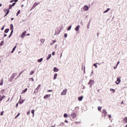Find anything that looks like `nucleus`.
Listing matches in <instances>:
<instances>
[{"label": "nucleus", "instance_id": "f257e3e1", "mask_svg": "<svg viewBox=\"0 0 127 127\" xmlns=\"http://www.w3.org/2000/svg\"><path fill=\"white\" fill-rule=\"evenodd\" d=\"M67 94V88L64 89L63 92L61 93L62 96H64V95H66Z\"/></svg>", "mask_w": 127, "mask_h": 127}, {"label": "nucleus", "instance_id": "f03ea898", "mask_svg": "<svg viewBox=\"0 0 127 127\" xmlns=\"http://www.w3.org/2000/svg\"><path fill=\"white\" fill-rule=\"evenodd\" d=\"M95 81H94V80H90V81L88 82V85H89L90 87H91L93 84H94Z\"/></svg>", "mask_w": 127, "mask_h": 127}, {"label": "nucleus", "instance_id": "7ed1b4c3", "mask_svg": "<svg viewBox=\"0 0 127 127\" xmlns=\"http://www.w3.org/2000/svg\"><path fill=\"white\" fill-rule=\"evenodd\" d=\"M38 4H39V3H37V2H35L34 3L33 6L32 7L31 9H34V8H35V7H36V6L38 5Z\"/></svg>", "mask_w": 127, "mask_h": 127}, {"label": "nucleus", "instance_id": "20e7f679", "mask_svg": "<svg viewBox=\"0 0 127 127\" xmlns=\"http://www.w3.org/2000/svg\"><path fill=\"white\" fill-rule=\"evenodd\" d=\"M120 83H121V77H118L117 80L116 81V84H117V85H119Z\"/></svg>", "mask_w": 127, "mask_h": 127}, {"label": "nucleus", "instance_id": "39448f33", "mask_svg": "<svg viewBox=\"0 0 127 127\" xmlns=\"http://www.w3.org/2000/svg\"><path fill=\"white\" fill-rule=\"evenodd\" d=\"M40 87H41V85L39 84L38 85V86L36 88V89L35 90V92L36 93H38V91L39 90V89H40Z\"/></svg>", "mask_w": 127, "mask_h": 127}, {"label": "nucleus", "instance_id": "423d86ee", "mask_svg": "<svg viewBox=\"0 0 127 127\" xmlns=\"http://www.w3.org/2000/svg\"><path fill=\"white\" fill-rule=\"evenodd\" d=\"M83 10H85V11H88V10H89V6L85 5L83 7Z\"/></svg>", "mask_w": 127, "mask_h": 127}, {"label": "nucleus", "instance_id": "0eeeda50", "mask_svg": "<svg viewBox=\"0 0 127 127\" xmlns=\"http://www.w3.org/2000/svg\"><path fill=\"white\" fill-rule=\"evenodd\" d=\"M103 113L104 115V117H107V116H108V113L107 112V111H106V110L103 109Z\"/></svg>", "mask_w": 127, "mask_h": 127}, {"label": "nucleus", "instance_id": "6e6552de", "mask_svg": "<svg viewBox=\"0 0 127 127\" xmlns=\"http://www.w3.org/2000/svg\"><path fill=\"white\" fill-rule=\"evenodd\" d=\"M25 34H26V31H25L23 32L21 35V38H24V36H25Z\"/></svg>", "mask_w": 127, "mask_h": 127}, {"label": "nucleus", "instance_id": "1a4fd4ad", "mask_svg": "<svg viewBox=\"0 0 127 127\" xmlns=\"http://www.w3.org/2000/svg\"><path fill=\"white\" fill-rule=\"evenodd\" d=\"M10 30H11V31L10 35H9V38H10V37H11V35H12V33H13V27L10 28Z\"/></svg>", "mask_w": 127, "mask_h": 127}, {"label": "nucleus", "instance_id": "9d476101", "mask_svg": "<svg viewBox=\"0 0 127 127\" xmlns=\"http://www.w3.org/2000/svg\"><path fill=\"white\" fill-rule=\"evenodd\" d=\"M71 116L72 117L73 119L76 118L77 117V115L75 113H72L71 114Z\"/></svg>", "mask_w": 127, "mask_h": 127}, {"label": "nucleus", "instance_id": "9b49d317", "mask_svg": "<svg viewBox=\"0 0 127 127\" xmlns=\"http://www.w3.org/2000/svg\"><path fill=\"white\" fill-rule=\"evenodd\" d=\"M51 96L50 94H46L44 96V99H48V98H50V97Z\"/></svg>", "mask_w": 127, "mask_h": 127}, {"label": "nucleus", "instance_id": "f8f14e48", "mask_svg": "<svg viewBox=\"0 0 127 127\" xmlns=\"http://www.w3.org/2000/svg\"><path fill=\"white\" fill-rule=\"evenodd\" d=\"M57 76H58V74L57 73H55L54 74V80H56V79H57Z\"/></svg>", "mask_w": 127, "mask_h": 127}, {"label": "nucleus", "instance_id": "ddd939ff", "mask_svg": "<svg viewBox=\"0 0 127 127\" xmlns=\"http://www.w3.org/2000/svg\"><path fill=\"white\" fill-rule=\"evenodd\" d=\"M80 29V26L79 25H77V26L75 28V30H76V31H78V30H79V29Z\"/></svg>", "mask_w": 127, "mask_h": 127}, {"label": "nucleus", "instance_id": "4468645a", "mask_svg": "<svg viewBox=\"0 0 127 127\" xmlns=\"http://www.w3.org/2000/svg\"><path fill=\"white\" fill-rule=\"evenodd\" d=\"M111 10V9L110 8H107V9L106 10H105V11L103 12V13H106L107 12H108V11H110V10Z\"/></svg>", "mask_w": 127, "mask_h": 127}, {"label": "nucleus", "instance_id": "2eb2a0df", "mask_svg": "<svg viewBox=\"0 0 127 127\" xmlns=\"http://www.w3.org/2000/svg\"><path fill=\"white\" fill-rule=\"evenodd\" d=\"M59 71V69L56 67L54 68V72H58Z\"/></svg>", "mask_w": 127, "mask_h": 127}, {"label": "nucleus", "instance_id": "dca6fc26", "mask_svg": "<svg viewBox=\"0 0 127 127\" xmlns=\"http://www.w3.org/2000/svg\"><path fill=\"white\" fill-rule=\"evenodd\" d=\"M40 41H41V43H42V44H43V43H44V42H45V39H41L40 40Z\"/></svg>", "mask_w": 127, "mask_h": 127}, {"label": "nucleus", "instance_id": "f3484780", "mask_svg": "<svg viewBox=\"0 0 127 127\" xmlns=\"http://www.w3.org/2000/svg\"><path fill=\"white\" fill-rule=\"evenodd\" d=\"M2 85H3V79L2 78L0 82V85L2 86Z\"/></svg>", "mask_w": 127, "mask_h": 127}, {"label": "nucleus", "instance_id": "a211bd4d", "mask_svg": "<svg viewBox=\"0 0 127 127\" xmlns=\"http://www.w3.org/2000/svg\"><path fill=\"white\" fill-rule=\"evenodd\" d=\"M123 121L125 122V123H127V117H125L123 118Z\"/></svg>", "mask_w": 127, "mask_h": 127}, {"label": "nucleus", "instance_id": "6ab92c4d", "mask_svg": "<svg viewBox=\"0 0 127 127\" xmlns=\"http://www.w3.org/2000/svg\"><path fill=\"white\" fill-rule=\"evenodd\" d=\"M16 48V46H15L13 48V49H12V50L11 53H13V52H14V50H15Z\"/></svg>", "mask_w": 127, "mask_h": 127}, {"label": "nucleus", "instance_id": "aec40b11", "mask_svg": "<svg viewBox=\"0 0 127 127\" xmlns=\"http://www.w3.org/2000/svg\"><path fill=\"white\" fill-rule=\"evenodd\" d=\"M50 58H51V54H49L48 55V57L47 58V60H49V59H50Z\"/></svg>", "mask_w": 127, "mask_h": 127}, {"label": "nucleus", "instance_id": "412c9836", "mask_svg": "<svg viewBox=\"0 0 127 127\" xmlns=\"http://www.w3.org/2000/svg\"><path fill=\"white\" fill-rule=\"evenodd\" d=\"M82 100H83V96L78 97V101H82Z\"/></svg>", "mask_w": 127, "mask_h": 127}, {"label": "nucleus", "instance_id": "4be33fe9", "mask_svg": "<svg viewBox=\"0 0 127 127\" xmlns=\"http://www.w3.org/2000/svg\"><path fill=\"white\" fill-rule=\"evenodd\" d=\"M8 13H9V10H7L6 14L4 15V17H5V16H6V15H7Z\"/></svg>", "mask_w": 127, "mask_h": 127}, {"label": "nucleus", "instance_id": "5701e85b", "mask_svg": "<svg viewBox=\"0 0 127 127\" xmlns=\"http://www.w3.org/2000/svg\"><path fill=\"white\" fill-rule=\"evenodd\" d=\"M8 31H9V29H6L4 30L5 33H7V32H8Z\"/></svg>", "mask_w": 127, "mask_h": 127}, {"label": "nucleus", "instance_id": "b1692460", "mask_svg": "<svg viewBox=\"0 0 127 127\" xmlns=\"http://www.w3.org/2000/svg\"><path fill=\"white\" fill-rule=\"evenodd\" d=\"M43 60V59L41 58L39 60H38V62H39V63L42 62Z\"/></svg>", "mask_w": 127, "mask_h": 127}, {"label": "nucleus", "instance_id": "393cba45", "mask_svg": "<svg viewBox=\"0 0 127 127\" xmlns=\"http://www.w3.org/2000/svg\"><path fill=\"white\" fill-rule=\"evenodd\" d=\"M4 98H5V96H3L2 97H1V98H0V101H2V100H3Z\"/></svg>", "mask_w": 127, "mask_h": 127}, {"label": "nucleus", "instance_id": "a878e982", "mask_svg": "<svg viewBox=\"0 0 127 127\" xmlns=\"http://www.w3.org/2000/svg\"><path fill=\"white\" fill-rule=\"evenodd\" d=\"M34 112H35V111L34 110H31V113L33 114V117H34Z\"/></svg>", "mask_w": 127, "mask_h": 127}, {"label": "nucleus", "instance_id": "bb28decb", "mask_svg": "<svg viewBox=\"0 0 127 127\" xmlns=\"http://www.w3.org/2000/svg\"><path fill=\"white\" fill-rule=\"evenodd\" d=\"M26 91H27V88H25V89H24V90H23V91H22V93H23V94H24V93H25V92H26Z\"/></svg>", "mask_w": 127, "mask_h": 127}, {"label": "nucleus", "instance_id": "cd10ccee", "mask_svg": "<svg viewBox=\"0 0 127 127\" xmlns=\"http://www.w3.org/2000/svg\"><path fill=\"white\" fill-rule=\"evenodd\" d=\"M20 13V10H19L16 14V16H18V15Z\"/></svg>", "mask_w": 127, "mask_h": 127}, {"label": "nucleus", "instance_id": "c85d7f7f", "mask_svg": "<svg viewBox=\"0 0 127 127\" xmlns=\"http://www.w3.org/2000/svg\"><path fill=\"white\" fill-rule=\"evenodd\" d=\"M71 27H72V26H71V25H70V26H69V27L67 28V30H68V31L70 30H71Z\"/></svg>", "mask_w": 127, "mask_h": 127}, {"label": "nucleus", "instance_id": "c756f323", "mask_svg": "<svg viewBox=\"0 0 127 127\" xmlns=\"http://www.w3.org/2000/svg\"><path fill=\"white\" fill-rule=\"evenodd\" d=\"M20 115V113H18L17 116H15V119H17L18 117H19V115Z\"/></svg>", "mask_w": 127, "mask_h": 127}, {"label": "nucleus", "instance_id": "7c9ffc66", "mask_svg": "<svg viewBox=\"0 0 127 127\" xmlns=\"http://www.w3.org/2000/svg\"><path fill=\"white\" fill-rule=\"evenodd\" d=\"M64 118H67V117H68V115H67V114L65 113L64 115Z\"/></svg>", "mask_w": 127, "mask_h": 127}, {"label": "nucleus", "instance_id": "2f4dec72", "mask_svg": "<svg viewBox=\"0 0 127 127\" xmlns=\"http://www.w3.org/2000/svg\"><path fill=\"white\" fill-rule=\"evenodd\" d=\"M110 91H112V92H113V93H115V92H116V90L113 89H110Z\"/></svg>", "mask_w": 127, "mask_h": 127}, {"label": "nucleus", "instance_id": "473e14b6", "mask_svg": "<svg viewBox=\"0 0 127 127\" xmlns=\"http://www.w3.org/2000/svg\"><path fill=\"white\" fill-rule=\"evenodd\" d=\"M93 65L94 66V67H95V68H98V65H97V64H94Z\"/></svg>", "mask_w": 127, "mask_h": 127}, {"label": "nucleus", "instance_id": "72a5a7b5", "mask_svg": "<svg viewBox=\"0 0 127 127\" xmlns=\"http://www.w3.org/2000/svg\"><path fill=\"white\" fill-rule=\"evenodd\" d=\"M98 111H101V110H102V107H98Z\"/></svg>", "mask_w": 127, "mask_h": 127}, {"label": "nucleus", "instance_id": "f704fd0d", "mask_svg": "<svg viewBox=\"0 0 127 127\" xmlns=\"http://www.w3.org/2000/svg\"><path fill=\"white\" fill-rule=\"evenodd\" d=\"M33 74H34V71H31L30 75H33Z\"/></svg>", "mask_w": 127, "mask_h": 127}, {"label": "nucleus", "instance_id": "c9c22d12", "mask_svg": "<svg viewBox=\"0 0 127 127\" xmlns=\"http://www.w3.org/2000/svg\"><path fill=\"white\" fill-rule=\"evenodd\" d=\"M23 72H24V70H23L21 72H19V76H20V75H21V74H22L23 73Z\"/></svg>", "mask_w": 127, "mask_h": 127}, {"label": "nucleus", "instance_id": "e433bc0d", "mask_svg": "<svg viewBox=\"0 0 127 127\" xmlns=\"http://www.w3.org/2000/svg\"><path fill=\"white\" fill-rule=\"evenodd\" d=\"M12 8V5H9V9H11Z\"/></svg>", "mask_w": 127, "mask_h": 127}, {"label": "nucleus", "instance_id": "4c0bfd02", "mask_svg": "<svg viewBox=\"0 0 127 127\" xmlns=\"http://www.w3.org/2000/svg\"><path fill=\"white\" fill-rule=\"evenodd\" d=\"M29 80H31L32 81V82H34V79H33V78H30Z\"/></svg>", "mask_w": 127, "mask_h": 127}, {"label": "nucleus", "instance_id": "58836bf2", "mask_svg": "<svg viewBox=\"0 0 127 127\" xmlns=\"http://www.w3.org/2000/svg\"><path fill=\"white\" fill-rule=\"evenodd\" d=\"M50 92H53V90H48L47 91V92H48V93H50Z\"/></svg>", "mask_w": 127, "mask_h": 127}, {"label": "nucleus", "instance_id": "ea45409f", "mask_svg": "<svg viewBox=\"0 0 127 127\" xmlns=\"http://www.w3.org/2000/svg\"><path fill=\"white\" fill-rule=\"evenodd\" d=\"M55 42H56V41L53 40V43L51 44V45H53V44H54V43H55Z\"/></svg>", "mask_w": 127, "mask_h": 127}, {"label": "nucleus", "instance_id": "a19ab883", "mask_svg": "<svg viewBox=\"0 0 127 127\" xmlns=\"http://www.w3.org/2000/svg\"><path fill=\"white\" fill-rule=\"evenodd\" d=\"M2 45H3V41H2L0 44V46H2Z\"/></svg>", "mask_w": 127, "mask_h": 127}, {"label": "nucleus", "instance_id": "79ce46f5", "mask_svg": "<svg viewBox=\"0 0 127 127\" xmlns=\"http://www.w3.org/2000/svg\"><path fill=\"white\" fill-rule=\"evenodd\" d=\"M10 28H13V25H12V24H11L10 25Z\"/></svg>", "mask_w": 127, "mask_h": 127}, {"label": "nucleus", "instance_id": "37998d69", "mask_svg": "<svg viewBox=\"0 0 127 127\" xmlns=\"http://www.w3.org/2000/svg\"><path fill=\"white\" fill-rule=\"evenodd\" d=\"M16 2H13V3H12V6H14L15 5V4H16Z\"/></svg>", "mask_w": 127, "mask_h": 127}, {"label": "nucleus", "instance_id": "c03bdc74", "mask_svg": "<svg viewBox=\"0 0 127 127\" xmlns=\"http://www.w3.org/2000/svg\"><path fill=\"white\" fill-rule=\"evenodd\" d=\"M0 116H3V111L1 112Z\"/></svg>", "mask_w": 127, "mask_h": 127}, {"label": "nucleus", "instance_id": "a18cd8bd", "mask_svg": "<svg viewBox=\"0 0 127 127\" xmlns=\"http://www.w3.org/2000/svg\"><path fill=\"white\" fill-rule=\"evenodd\" d=\"M23 103V101H19V104H20V105H21V104H22Z\"/></svg>", "mask_w": 127, "mask_h": 127}, {"label": "nucleus", "instance_id": "49530a36", "mask_svg": "<svg viewBox=\"0 0 127 127\" xmlns=\"http://www.w3.org/2000/svg\"><path fill=\"white\" fill-rule=\"evenodd\" d=\"M16 75H17L16 73H14V74H13V77L14 78V76H16Z\"/></svg>", "mask_w": 127, "mask_h": 127}, {"label": "nucleus", "instance_id": "de8ad7c7", "mask_svg": "<svg viewBox=\"0 0 127 127\" xmlns=\"http://www.w3.org/2000/svg\"><path fill=\"white\" fill-rule=\"evenodd\" d=\"M64 37H65V38H66V37H67V34H64Z\"/></svg>", "mask_w": 127, "mask_h": 127}, {"label": "nucleus", "instance_id": "09e8293b", "mask_svg": "<svg viewBox=\"0 0 127 127\" xmlns=\"http://www.w3.org/2000/svg\"><path fill=\"white\" fill-rule=\"evenodd\" d=\"M52 55H53V56H54V55H55V52H53L52 53Z\"/></svg>", "mask_w": 127, "mask_h": 127}, {"label": "nucleus", "instance_id": "8fccbe9b", "mask_svg": "<svg viewBox=\"0 0 127 127\" xmlns=\"http://www.w3.org/2000/svg\"><path fill=\"white\" fill-rule=\"evenodd\" d=\"M108 118H109L110 119H111L112 118V116H111L110 115H108Z\"/></svg>", "mask_w": 127, "mask_h": 127}, {"label": "nucleus", "instance_id": "3c124183", "mask_svg": "<svg viewBox=\"0 0 127 127\" xmlns=\"http://www.w3.org/2000/svg\"><path fill=\"white\" fill-rule=\"evenodd\" d=\"M3 29H4V26H3L1 30H3Z\"/></svg>", "mask_w": 127, "mask_h": 127}, {"label": "nucleus", "instance_id": "603ef678", "mask_svg": "<svg viewBox=\"0 0 127 127\" xmlns=\"http://www.w3.org/2000/svg\"><path fill=\"white\" fill-rule=\"evenodd\" d=\"M119 64H120V61H119L118 63H117V66H118V65H119Z\"/></svg>", "mask_w": 127, "mask_h": 127}, {"label": "nucleus", "instance_id": "864d4df0", "mask_svg": "<svg viewBox=\"0 0 127 127\" xmlns=\"http://www.w3.org/2000/svg\"><path fill=\"white\" fill-rule=\"evenodd\" d=\"M64 123H66V124H68V121L65 120L64 121Z\"/></svg>", "mask_w": 127, "mask_h": 127}, {"label": "nucleus", "instance_id": "5fc2aeb1", "mask_svg": "<svg viewBox=\"0 0 127 127\" xmlns=\"http://www.w3.org/2000/svg\"><path fill=\"white\" fill-rule=\"evenodd\" d=\"M29 114H30V111H28V112H27V115H29Z\"/></svg>", "mask_w": 127, "mask_h": 127}, {"label": "nucleus", "instance_id": "6e6d98bb", "mask_svg": "<svg viewBox=\"0 0 127 127\" xmlns=\"http://www.w3.org/2000/svg\"><path fill=\"white\" fill-rule=\"evenodd\" d=\"M17 107H18V103H17L16 104V108H17Z\"/></svg>", "mask_w": 127, "mask_h": 127}, {"label": "nucleus", "instance_id": "4d7b16f0", "mask_svg": "<svg viewBox=\"0 0 127 127\" xmlns=\"http://www.w3.org/2000/svg\"><path fill=\"white\" fill-rule=\"evenodd\" d=\"M6 36H7V35L5 34H4V37H6Z\"/></svg>", "mask_w": 127, "mask_h": 127}, {"label": "nucleus", "instance_id": "13d9d810", "mask_svg": "<svg viewBox=\"0 0 127 127\" xmlns=\"http://www.w3.org/2000/svg\"><path fill=\"white\" fill-rule=\"evenodd\" d=\"M13 1H14V0H11L10 1V2H13Z\"/></svg>", "mask_w": 127, "mask_h": 127}, {"label": "nucleus", "instance_id": "bf43d9fd", "mask_svg": "<svg viewBox=\"0 0 127 127\" xmlns=\"http://www.w3.org/2000/svg\"><path fill=\"white\" fill-rule=\"evenodd\" d=\"M117 67H118V66H117V65H116V66L114 67V69H117Z\"/></svg>", "mask_w": 127, "mask_h": 127}, {"label": "nucleus", "instance_id": "052dcab7", "mask_svg": "<svg viewBox=\"0 0 127 127\" xmlns=\"http://www.w3.org/2000/svg\"><path fill=\"white\" fill-rule=\"evenodd\" d=\"M29 35H30V34H26V36H29Z\"/></svg>", "mask_w": 127, "mask_h": 127}, {"label": "nucleus", "instance_id": "680f3d73", "mask_svg": "<svg viewBox=\"0 0 127 127\" xmlns=\"http://www.w3.org/2000/svg\"><path fill=\"white\" fill-rule=\"evenodd\" d=\"M18 1V0H14V1H15V2H17Z\"/></svg>", "mask_w": 127, "mask_h": 127}, {"label": "nucleus", "instance_id": "e2e57ef3", "mask_svg": "<svg viewBox=\"0 0 127 127\" xmlns=\"http://www.w3.org/2000/svg\"><path fill=\"white\" fill-rule=\"evenodd\" d=\"M13 19H14V18H11V20H13Z\"/></svg>", "mask_w": 127, "mask_h": 127}, {"label": "nucleus", "instance_id": "0e129e2a", "mask_svg": "<svg viewBox=\"0 0 127 127\" xmlns=\"http://www.w3.org/2000/svg\"><path fill=\"white\" fill-rule=\"evenodd\" d=\"M121 104H124V101L121 102Z\"/></svg>", "mask_w": 127, "mask_h": 127}, {"label": "nucleus", "instance_id": "69168bd1", "mask_svg": "<svg viewBox=\"0 0 127 127\" xmlns=\"http://www.w3.org/2000/svg\"><path fill=\"white\" fill-rule=\"evenodd\" d=\"M61 57H62V53L61 54Z\"/></svg>", "mask_w": 127, "mask_h": 127}, {"label": "nucleus", "instance_id": "338daca9", "mask_svg": "<svg viewBox=\"0 0 127 127\" xmlns=\"http://www.w3.org/2000/svg\"><path fill=\"white\" fill-rule=\"evenodd\" d=\"M2 5L0 3V7Z\"/></svg>", "mask_w": 127, "mask_h": 127}, {"label": "nucleus", "instance_id": "774afa93", "mask_svg": "<svg viewBox=\"0 0 127 127\" xmlns=\"http://www.w3.org/2000/svg\"><path fill=\"white\" fill-rule=\"evenodd\" d=\"M126 127H127V125L126 126Z\"/></svg>", "mask_w": 127, "mask_h": 127}]
</instances>
